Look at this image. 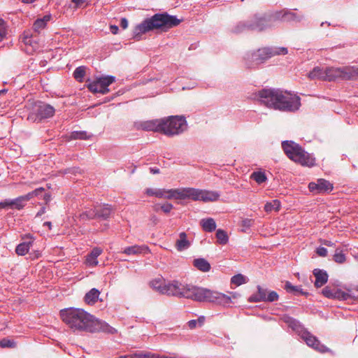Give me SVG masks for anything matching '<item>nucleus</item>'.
<instances>
[{
  "instance_id": "nucleus-1",
  "label": "nucleus",
  "mask_w": 358,
  "mask_h": 358,
  "mask_svg": "<svg viewBox=\"0 0 358 358\" xmlns=\"http://www.w3.org/2000/svg\"><path fill=\"white\" fill-rule=\"evenodd\" d=\"M62 321L73 331L104 332L110 334L116 329L106 322L96 318L82 308H69L60 311Z\"/></svg>"
},
{
  "instance_id": "nucleus-2",
  "label": "nucleus",
  "mask_w": 358,
  "mask_h": 358,
  "mask_svg": "<svg viewBox=\"0 0 358 358\" xmlns=\"http://www.w3.org/2000/svg\"><path fill=\"white\" fill-rule=\"evenodd\" d=\"M164 289L163 294L183 297L199 302L226 303L229 301V298L221 292L192 285H182L176 280L166 283Z\"/></svg>"
},
{
  "instance_id": "nucleus-3",
  "label": "nucleus",
  "mask_w": 358,
  "mask_h": 358,
  "mask_svg": "<svg viewBox=\"0 0 358 358\" xmlns=\"http://www.w3.org/2000/svg\"><path fill=\"white\" fill-rule=\"evenodd\" d=\"M257 96L264 106L282 112L294 113L301 107L298 95L280 89H263L259 91Z\"/></svg>"
},
{
  "instance_id": "nucleus-4",
  "label": "nucleus",
  "mask_w": 358,
  "mask_h": 358,
  "mask_svg": "<svg viewBox=\"0 0 358 358\" xmlns=\"http://www.w3.org/2000/svg\"><path fill=\"white\" fill-rule=\"evenodd\" d=\"M278 20L291 21L299 20L296 15L293 12H276L270 15L262 17L255 16L249 23L239 22L235 27L234 31L240 33L245 30L262 31L267 27H271Z\"/></svg>"
},
{
  "instance_id": "nucleus-5",
  "label": "nucleus",
  "mask_w": 358,
  "mask_h": 358,
  "mask_svg": "<svg viewBox=\"0 0 358 358\" xmlns=\"http://www.w3.org/2000/svg\"><path fill=\"white\" fill-rule=\"evenodd\" d=\"M180 22L181 20L176 16L170 15L166 13H157L136 25L134 28V34L137 36L156 29L171 28L178 25Z\"/></svg>"
},
{
  "instance_id": "nucleus-6",
  "label": "nucleus",
  "mask_w": 358,
  "mask_h": 358,
  "mask_svg": "<svg viewBox=\"0 0 358 358\" xmlns=\"http://www.w3.org/2000/svg\"><path fill=\"white\" fill-rule=\"evenodd\" d=\"M282 147L286 155L291 160L302 166L311 167L315 165V158L306 152L301 145L294 141H283Z\"/></svg>"
},
{
  "instance_id": "nucleus-7",
  "label": "nucleus",
  "mask_w": 358,
  "mask_h": 358,
  "mask_svg": "<svg viewBox=\"0 0 358 358\" xmlns=\"http://www.w3.org/2000/svg\"><path fill=\"white\" fill-rule=\"evenodd\" d=\"M287 52L286 48H277L273 50L268 48L259 49L246 55L245 57V64L248 68H254L273 55H286Z\"/></svg>"
},
{
  "instance_id": "nucleus-8",
  "label": "nucleus",
  "mask_w": 358,
  "mask_h": 358,
  "mask_svg": "<svg viewBox=\"0 0 358 358\" xmlns=\"http://www.w3.org/2000/svg\"><path fill=\"white\" fill-rule=\"evenodd\" d=\"M285 322L293 330L297 331L299 334L301 338L306 343L308 346L312 347L313 349L322 352H326L327 350V348L324 345L321 344L320 341L315 336L312 335L306 330L303 329V327L297 320L292 317H287Z\"/></svg>"
},
{
  "instance_id": "nucleus-9",
  "label": "nucleus",
  "mask_w": 358,
  "mask_h": 358,
  "mask_svg": "<svg viewBox=\"0 0 358 358\" xmlns=\"http://www.w3.org/2000/svg\"><path fill=\"white\" fill-rule=\"evenodd\" d=\"M187 129V122L183 117L172 116L168 119H162V133L173 136L178 135Z\"/></svg>"
},
{
  "instance_id": "nucleus-10",
  "label": "nucleus",
  "mask_w": 358,
  "mask_h": 358,
  "mask_svg": "<svg viewBox=\"0 0 358 358\" xmlns=\"http://www.w3.org/2000/svg\"><path fill=\"white\" fill-rule=\"evenodd\" d=\"M55 109L51 105L42 101L35 102L28 115L27 119L31 122H41L54 116Z\"/></svg>"
},
{
  "instance_id": "nucleus-11",
  "label": "nucleus",
  "mask_w": 358,
  "mask_h": 358,
  "mask_svg": "<svg viewBox=\"0 0 358 358\" xmlns=\"http://www.w3.org/2000/svg\"><path fill=\"white\" fill-rule=\"evenodd\" d=\"M358 73V69L355 66H343L340 68H327V81H333L336 79L350 80Z\"/></svg>"
},
{
  "instance_id": "nucleus-12",
  "label": "nucleus",
  "mask_w": 358,
  "mask_h": 358,
  "mask_svg": "<svg viewBox=\"0 0 358 358\" xmlns=\"http://www.w3.org/2000/svg\"><path fill=\"white\" fill-rule=\"evenodd\" d=\"M115 81V78L107 76L97 78L88 85V89L93 93L107 94L109 92L108 86Z\"/></svg>"
},
{
  "instance_id": "nucleus-13",
  "label": "nucleus",
  "mask_w": 358,
  "mask_h": 358,
  "mask_svg": "<svg viewBox=\"0 0 358 358\" xmlns=\"http://www.w3.org/2000/svg\"><path fill=\"white\" fill-rule=\"evenodd\" d=\"M220 194L215 191L192 188V200L212 202L218 200Z\"/></svg>"
},
{
  "instance_id": "nucleus-14",
  "label": "nucleus",
  "mask_w": 358,
  "mask_h": 358,
  "mask_svg": "<svg viewBox=\"0 0 358 358\" xmlns=\"http://www.w3.org/2000/svg\"><path fill=\"white\" fill-rule=\"evenodd\" d=\"M308 188L310 192L315 193H324L333 189V185L324 179H318L316 182H310Z\"/></svg>"
},
{
  "instance_id": "nucleus-15",
  "label": "nucleus",
  "mask_w": 358,
  "mask_h": 358,
  "mask_svg": "<svg viewBox=\"0 0 358 358\" xmlns=\"http://www.w3.org/2000/svg\"><path fill=\"white\" fill-rule=\"evenodd\" d=\"M170 199H192V187L170 189Z\"/></svg>"
},
{
  "instance_id": "nucleus-16",
  "label": "nucleus",
  "mask_w": 358,
  "mask_h": 358,
  "mask_svg": "<svg viewBox=\"0 0 358 358\" xmlns=\"http://www.w3.org/2000/svg\"><path fill=\"white\" fill-rule=\"evenodd\" d=\"M25 202L20 196L14 199H5L0 202V210L8 207L16 210H21L25 206Z\"/></svg>"
},
{
  "instance_id": "nucleus-17",
  "label": "nucleus",
  "mask_w": 358,
  "mask_h": 358,
  "mask_svg": "<svg viewBox=\"0 0 358 358\" xmlns=\"http://www.w3.org/2000/svg\"><path fill=\"white\" fill-rule=\"evenodd\" d=\"M22 238H27L29 239L28 241H24L23 243H20L19 245H17L16 248H15V252L18 255H21V256H23V255H25L27 253H28L30 248L33 245V242H34V237L31 234H26L24 235Z\"/></svg>"
},
{
  "instance_id": "nucleus-18",
  "label": "nucleus",
  "mask_w": 358,
  "mask_h": 358,
  "mask_svg": "<svg viewBox=\"0 0 358 358\" xmlns=\"http://www.w3.org/2000/svg\"><path fill=\"white\" fill-rule=\"evenodd\" d=\"M103 250L100 248H94L90 254L86 256L85 264L89 267H94L98 265V257L101 255Z\"/></svg>"
},
{
  "instance_id": "nucleus-19",
  "label": "nucleus",
  "mask_w": 358,
  "mask_h": 358,
  "mask_svg": "<svg viewBox=\"0 0 358 358\" xmlns=\"http://www.w3.org/2000/svg\"><path fill=\"white\" fill-rule=\"evenodd\" d=\"M150 252L148 248L145 245H134L126 247L122 252L127 255H138L141 254L148 253Z\"/></svg>"
},
{
  "instance_id": "nucleus-20",
  "label": "nucleus",
  "mask_w": 358,
  "mask_h": 358,
  "mask_svg": "<svg viewBox=\"0 0 358 358\" xmlns=\"http://www.w3.org/2000/svg\"><path fill=\"white\" fill-rule=\"evenodd\" d=\"M141 128L145 131L162 132V119L152 120L141 123Z\"/></svg>"
},
{
  "instance_id": "nucleus-21",
  "label": "nucleus",
  "mask_w": 358,
  "mask_h": 358,
  "mask_svg": "<svg viewBox=\"0 0 358 358\" xmlns=\"http://www.w3.org/2000/svg\"><path fill=\"white\" fill-rule=\"evenodd\" d=\"M191 245V242L187 239V235L185 232H180L179 238L176 242V248L178 251L182 252L188 249Z\"/></svg>"
},
{
  "instance_id": "nucleus-22",
  "label": "nucleus",
  "mask_w": 358,
  "mask_h": 358,
  "mask_svg": "<svg viewBox=\"0 0 358 358\" xmlns=\"http://www.w3.org/2000/svg\"><path fill=\"white\" fill-rule=\"evenodd\" d=\"M322 294L328 299H345L344 292L338 289H332L328 286L322 289Z\"/></svg>"
},
{
  "instance_id": "nucleus-23",
  "label": "nucleus",
  "mask_w": 358,
  "mask_h": 358,
  "mask_svg": "<svg viewBox=\"0 0 358 358\" xmlns=\"http://www.w3.org/2000/svg\"><path fill=\"white\" fill-rule=\"evenodd\" d=\"M313 274L315 277V286L317 287L323 286L328 280V275L323 270L315 268L313 271Z\"/></svg>"
},
{
  "instance_id": "nucleus-24",
  "label": "nucleus",
  "mask_w": 358,
  "mask_h": 358,
  "mask_svg": "<svg viewBox=\"0 0 358 358\" xmlns=\"http://www.w3.org/2000/svg\"><path fill=\"white\" fill-rule=\"evenodd\" d=\"M327 68L323 69L319 66L315 67L309 73L308 78L311 80H326Z\"/></svg>"
},
{
  "instance_id": "nucleus-25",
  "label": "nucleus",
  "mask_w": 358,
  "mask_h": 358,
  "mask_svg": "<svg viewBox=\"0 0 358 358\" xmlns=\"http://www.w3.org/2000/svg\"><path fill=\"white\" fill-rule=\"evenodd\" d=\"M99 295L100 292L96 288H92L85 294L84 301L88 305H94L99 300Z\"/></svg>"
},
{
  "instance_id": "nucleus-26",
  "label": "nucleus",
  "mask_w": 358,
  "mask_h": 358,
  "mask_svg": "<svg viewBox=\"0 0 358 358\" xmlns=\"http://www.w3.org/2000/svg\"><path fill=\"white\" fill-rule=\"evenodd\" d=\"M257 288V292L250 296L249 301L256 303L260 301H266L267 290L266 289H263L259 285H258Z\"/></svg>"
},
{
  "instance_id": "nucleus-27",
  "label": "nucleus",
  "mask_w": 358,
  "mask_h": 358,
  "mask_svg": "<svg viewBox=\"0 0 358 358\" xmlns=\"http://www.w3.org/2000/svg\"><path fill=\"white\" fill-rule=\"evenodd\" d=\"M50 19V15H47L43 16L42 18L37 19L33 24L34 30L36 32L39 33L41 29H44L46 27L48 22H49Z\"/></svg>"
},
{
  "instance_id": "nucleus-28",
  "label": "nucleus",
  "mask_w": 358,
  "mask_h": 358,
  "mask_svg": "<svg viewBox=\"0 0 358 358\" xmlns=\"http://www.w3.org/2000/svg\"><path fill=\"white\" fill-rule=\"evenodd\" d=\"M193 265L202 272H208L210 269V264L203 258L195 259L193 262Z\"/></svg>"
},
{
  "instance_id": "nucleus-29",
  "label": "nucleus",
  "mask_w": 358,
  "mask_h": 358,
  "mask_svg": "<svg viewBox=\"0 0 358 358\" xmlns=\"http://www.w3.org/2000/svg\"><path fill=\"white\" fill-rule=\"evenodd\" d=\"M202 229L207 232H212L216 229V223L213 218L202 219L200 222Z\"/></svg>"
},
{
  "instance_id": "nucleus-30",
  "label": "nucleus",
  "mask_w": 358,
  "mask_h": 358,
  "mask_svg": "<svg viewBox=\"0 0 358 358\" xmlns=\"http://www.w3.org/2000/svg\"><path fill=\"white\" fill-rule=\"evenodd\" d=\"M166 282L164 279L156 278L150 282V286L155 291L163 294V292L166 285Z\"/></svg>"
},
{
  "instance_id": "nucleus-31",
  "label": "nucleus",
  "mask_w": 358,
  "mask_h": 358,
  "mask_svg": "<svg viewBox=\"0 0 358 358\" xmlns=\"http://www.w3.org/2000/svg\"><path fill=\"white\" fill-rule=\"evenodd\" d=\"M98 209L97 217L103 220L108 219L112 212L111 206L108 204H104L101 206L96 207Z\"/></svg>"
},
{
  "instance_id": "nucleus-32",
  "label": "nucleus",
  "mask_w": 358,
  "mask_h": 358,
  "mask_svg": "<svg viewBox=\"0 0 358 358\" xmlns=\"http://www.w3.org/2000/svg\"><path fill=\"white\" fill-rule=\"evenodd\" d=\"M217 241L220 245H226L229 242V236L227 232L221 229H219L216 231Z\"/></svg>"
},
{
  "instance_id": "nucleus-33",
  "label": "nucleus",
  "mask_w": 358,
  "mask_h": 358,
  "mask_svg": "<svg viewBox=\"0 0 358 358\" xmlns=\"http://www.w3.org/2000/svg\"><path fill=\"white\" fill-rule=\"evenodd\" d=\"M250 178L254 180L259 185L266 182L267 180V177L265 173L261 171H254L251 174Z\"/></svg>"
},
{
  "instance_id": "nucleus-34",
  "label": "nucleus",
  "mask_w": 358,
  "mask_h": 358,
  "mask_svg": "<svg viewBox=\"0 0 358 358\" xmlns=\"http://www.w3.org/2000/svg\"><path fill=\"white\" fill-rule=\"evenodd\" d=\"M280 208V203L278 200H273L271 202H268L264 206L266 212H271L272 210L278 211Z\"/></svg>"
},
{
  "instance_id": "nucleus-35",
  "label": "nucleus",
  "mask_w": 358,
  "mask_h": 358,
  "mask_svg": "<svg viewBox=\"0 0 358 358\" xmlns=\"http://www.w3.org/2000/svg\"><path fill=\"white\" fill-rule=\"evenodd\" d=\"M97 214H98V209H96V208H95L94 209L91 208V209H89V210H85V212H83L80 215V217L83 220L94 219L96 217H97Z\"/></svg>"
},
{
  "instance_id": "nucleus-36",
  "label": "nucleus",
  "mask_w": 358,
  "mask_h": 358,
  "mask_svg": "<svg viewBox=\"0 0 358 358\" xmlns=\"http://www.w3.org/2000/svg\"><path fill=\"white\" fill-rule=\"evenodd\" d=\"M231 282L237 286L241 285L243 284H245L248 282L247 278L242 274H237L234 275L231 279Z\"/></svg>"
},
{
  "instance_id": "nucleus-37",
  "label": "nucleus",
  "mask_w": 358,
  "mask_h": 358,
  "mask_svg": "<svg viewBox=\"0 0 358 358\" xmlns=\"http://www.w3.org/2000/svg\"><path fill=\"white\" fill-rule=\"evenodd\" d=\"M285 289L287 290V292L290 293H300L301 294H305L301 287L294 286L288 281L285 283Z\"/></svg>"
},
{
  "instance_id": "nucleus-38",
  "label": "nucleus",
  "mask_w": 358,
  "mask_h": 358,
  "mask_svg": "<svg viewBox=\"0 0 358 358\" xmlns=\"http://www.w3.org/2000/svg\"><path fill=\"white\" fill-rule=\"evenodd\" d=\"M16 345L14 340L8 338H4L0 341V347L2 348H14Z\"/></svg>"
},
{
  "instance_id": "nucleus-39",
  "label": "nucleus",
  "mask_w": 358,
  "mask_h": 358,
  "mask_svg": "<svg viewBox=\"0 0 358 358\" xmlns=\"http://www.w3.org/2000/svg\"><path fill=\"white\" fill-rule=\"evenodd\" d=\"M85 75V67L83 66L77 67L73 72L74 78L79 82H81L83 80Z\"/></svg>"
},
{
  "instance_id": "nucleus-40",
  "label": "nucleus",
  "mask_w": 358,
  "mask_h": 358,
  "mask_svg": "<svg viewBox=\"0 0 358 358\" xmlns=\"http://www.w3.org/2000/svg\"><path fill=\"white\" fill-rule=\"evenodd\" d=\"M334 260L339 264H342L345 261V256L341 250L336 249L334 255Z\"/></svg>"
},
{
  "instance_id": "nucleus-41",
  "label": "nucleus",
  "mask_w": 358,
  "mask_h": 358,
  "mask_svg": "<svg viewBox=\"0 0 358 358\" xmlns=\"http://www.w3.org/2000/svg\"><path fill=\"white\" fill-rule=\"evenodd\" d=\"M90 135L86 131H73L71 134V138L74 139H83L86 140L90 138Z\"/></svg>"
},
{
  "instance_id": "nucleus-42",
  "label": "nucleus",
  "mask_w": 358,
  "mask_h": 358,
  "mask_svg": "<svg viewBox=\"0 0 358 358\" xmlns=\"http://www.w3.org/2000/svg\"><path fill=\"white\" fill-rule=\"evenodd\" d=\"M170 189H157V197L159 199H170Z\"/></svg>"
},
{
  "instance_id": "nucleus-43",
  "label": "nucleus",
  "mask_w": 358,
  "mask_h": 358,
  "mask_svg": "<svg viewBox=\"0 0 358 358\" xmlns=\"http://www.w3.org/2000/svg\"><path fill=\"white\" fill-rule=\"evenodd\" d=\"M6 35V26L3 20L0 18V41H3Z\"/></svg>"
},
{
  "instance_id": "nucleus-44",
  "label": "nucleus",
  "mask_w": 358,
  "mask_h": 358,
  "mask_svg": "<svg viewBox=\"0 0 358 358\" xmlns=\"http://www.w3.org/2000/svg\"><path fill=\"white\" fill-rule=\"evenodd\" d=\"M254 221L252 219H244L241 222V227H243L242 231H246L247 229H248L252 224H253Z\"/></svg>"
},
{
  "instance_id": "nucleus-45",
  "label": "nucleus",
  "mask_w": 358,
  "mask_h": 358,
  "mask_svg": "<svg viewBox=\"0 0 358 358\" xmlns=\"http://www.w3.org/2000/svg\"><path fill=\"white\" fill-rule=\"evenodd\" d=\"M278 297V294L276 292L271 291L266 295V301L273 302L277 301Z\"/></svg>"
},
{
  "instance_id": "nucleus-46",
  "label": "nucleus",
  "mask_w": 358,
  "mask_h": 358,
  "mask_svg": "<svg viewBox=\"0 0 358 358\" xmlns=\"http://www.w3.org/2000/svg\"><path fill=\"white\" fill-rule=\"evenodd\" d=\"M223 294V293H222ZM226 296L229 297V301L226 303H217V302H214L215 303H217V304H219V305H222V306H227L229 305L231 301V299H236L237 298L238 296H239V294L236 293V292H231L230 293V296H228V295H226Z\"/></svg>"
},
{
  "instance_id": "nucleus-47",
  "label": "nucleus",
  "mask_w": 358,
  "mask_h": 358,
  "mask_svg": "<svg viewBox=\"0 0 358 358\" xmlns=\"http://www.w3.org/2000/svg\"><path fill=\"white\" fill-rule=\"evenodd\" d=\"M173 205L170 203H164L160 206L162 210L166 213H169L173 209Z\"/></svg>"
},
{
  "instance_id": "nucleus-48",
  "label": "nucleus",
  "mask_w": 358,
  "mask_h": 358,
  "mask_svg": "<svg viewBox=\"0 0 358 358\" xmlns=\"http://www.w3.org/2000/svg\"><path fill=\"white\" fill-rule=\"evenodd\" d=\"M316 252L320 257H326L327 255V250L324 247H319Z\"/></svg>"
},
{
  "instance_id": "nucleus-49",
  "label": "nucleus",
  "mask_w": 358,
  "mask_h": 358,
  "mask_svg": "<svg viewBox=\"0 0 358 358\" xmlns=\"http://www.w3.org/2000/svg\"><path fill=\"white\" fill-rule=\"evenodd\" d=\"M145 194L148 196H155L157 197V189L148 188L145 189Z\"/></svg>"
},
{
  "instance_id": "nucleus-50",
  "label": "nucleus",
  "mask_w": 358,
  "mask_h": 358,
  "mask_svg": "<svg viewBox=\"0 0 358 358\" xmlns=\"http://www.w3.org/2000/svg\"><path fill=\"white\" fill-rule=\"evenodd\" d=\"M22 198L23 199L24 201L25 202V203L29 201L30 199H31L34 196L33 195V193L32 192H29L28 194H27L26 195H24V196H21Z\"/></svg>"
},
{
  "instance_id": "nucleus-51",
  "label": "nucleus",
  "mask_w": 358,
  "mask_h": 358,
  "mask_svg": "<svg viewBox=\"0 0 358 358\" xmlns=\"http://www.w3.org/2000/svg\"><path fill=\"white\" fill-rule=\"evenodd\" d=\"M45 189L43 187H39L36 189L35 190L32 191L34 196H38L41 193L44 192Z\"/></svg>"
},
{
  "instance_id": "nucleus-52",
  "label": "nucleus",
  "mask_w": 358,
  "mask_h": 358,
  "mask_svg": "<svg viewBox=\"0 0 358 358\" xmlns=\"http://www.w3.org/2000/svg\"><path fill=\"white\" fill-rule=\"evenodd\" d=\"M120 26L122 29H125L128 27V21L126 18H122L120 20Z\"/></svg>"
},
{
  "instance_id": "nucleus-53",
  "label": "nucleus",
  "mask_w": 358,
  "mask_h": 358,
  "mask_svg": "<svg viewBox=\"0 0 358 358\" xmlns=\"http://www.w3.org/2000/svg\"><path fill=\"white\" fill-rule=\"evenodd\" d=\"M118 30H119V29H118L117 26H116V25H110V31H111L112 34H117Z\"/></svg>"
},
{
  "instance_id": "nucleus-54",
  "label": "nucleus",
  "mask_w": 358,
  "mask_h": 358,
  "mask_svg": "<svg viewBox=\"0 0 358 358\" xmlns=\"http://www.w3.org/2000/svg\"><path fill=\"white\" fill-rule=\"evenodd\" d=\"M196 324H197V320H192L188 322V325H189V328H191V329L196 327Z\"/></svg>"
},
{
  "instance_id": "nucleus-55",
  "label": "nucleus",
  "mask_w": 358,
  "mask_h": 358,
  "mask_svg": "<svg viewBox=\"0 0 358 358\" xmlns=\"http://www.w3.org/2000/svg\"><path fill=\"white\" fill-rule=\"evenodd\" d=\"M72 2H73L76 4V7H78L84 2V1L83 0H72Z\"/></svg>"
},
{
  "instance_id": "nucleus-56",
  "label": "nucleus",
  "mask_w": 358,
  "mask_h": 358,
  "mask_svg": "<svg viewBox=\"0 0 358 358\" xmlns=\"http://www.w3.org/2000/svg\"><path fill=\"white\" fill-rule=\"evenodd\" d=\"M45 213V207H43L41 208V209L36 214V217H38V216H41L43 214H44Z\"/></svg>"
},
{
  "instance_id": "nucleus-57",
  "label": "nucleus",
  "mask_w": 358,
  "mask_h": 358,
  "mask_svg": "<svg viewBox=\"0 0 358 358\" xmlns=\"http://www.w3.org/2000/svg\"><path fill=\"white\" fill-rule=\"evenodd\" d=\"M323 244L327 245V246H333V245H334V243L333 242H331V241H327V240L324 241L323 242Z\"/></svg>"
},
{
  "instance_id": "nucleus-58",
  "label": "nucleus",
  "mask_w": 358,
  "mask_h": 358,
  "mask_svg": "<svg viewBox=\"0 0 358 358\" xmlns=\"http://www.w3.org/2000/svg\"><path fill=\"white\" fill-rule=\"evenodd\" d=\"M150 172L154 173V174H156V173H159V170L158 169H156V168H150Z\"/></svg>"
},
{
  "instance_id": "nucleus-59",
  "label": "nucleus",
  "mask_w": 358,
  "mask_h": 358,
  "mask_svg": "<svg viewBox=\"0 0 358 358\" xmlns=\"http://www.w3.org/2000/svg\"><path fill=\"white\" fill-rule=\"evenodd\" d=\"M43 226L44 227H48L49 228V229H51V228H52V223L50 222H45L43 223Z\"/></svg>"
},
{
  "instance_id": "nucleus-60",
  "label": "nucleus",
  "mask_w": 358,
  "mask_h": 358,
  "mask_svg": "<svg viewBox=\"0 0 358 358\" xmlns=\"http://www.w3.org/2000/svg\"><path fill=\"white\" fill-rule=\"evenodd\" d=\"M43 199H44L46 201H50V194H45L44 195Z\"/></svg>"
},
{
  "instance_id": "nucleus-61",
  "label": "nucleus",
  "mask_w": 358,
  "mask_h": 358,
  "mask_svg": "<svg viewBox=\"0 0 358 358\" xmlns=\"http://www.w3.org/2000/svg\"><path fill=\"white\" fill-rule=\"evenodd\" d=\"M36 1V0H22V1L24 3H31Z\"/></svg>"
},
{
  "instance_id": "nucleus-62",
  "label": "nucleus",
  "mask_w": 358,
  "mask_h": 358,
  "mask_svg": "<svg viewBox=\"0 0 358 358\" xmlns=\"http://www.w3.org/2000/svg\"><path fill=\"white\" fill-rule=\"evenodd\" d=\"M24 43L28 44V43H29L30 40H29V39H28L27 38H25L24 39Z\"/></svg>"
},
{
  "instance_id": "nucleus-63",
  "label": "nucleus",
  "mask_w": 358,
  "mask_h": 358,
  "mask_svg": "<svg viewBox=\"0 0 358 358\" xmlns=\"http://www.w3.org/2000/svg\"><path fill=\"white\" fill-rule=\"evenodd\" d=\"M204 320V317H199L198 321L201 322H203V321Z\"/></svg>"
},
{
  "instance_id": "nucleus-64",
  "label": "nucleus",
  "mask_w": 358,
  "mask_h": 358,
  "mask_svg": "<svg viewBox=\"0 0 358 358\" xmlns=\"http://www.w3.org/2000/svg\"><path fill=\"white\" fill-rule=\"evenodd\" d=\"M139 36H140V35H138L137 36H135V34H134V37L135 38H137V40H139V38H138V37H139Z\"/></svg>"
}]
</instances>
